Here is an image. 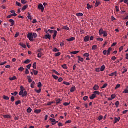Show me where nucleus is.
Masks as SVG:
<instances>
[{"mask_svg": "<svg viewBox=\"0 0 128 128\" xmlns=\"http://www.w3.org/2000/svg\"><path fill=\"white\" fill-rule=\"evenodd\" d=\"M28 38L30 42H34V36H32V33H28Z\"/></svg>", "mask_w": 128, "mask_h": 128, "instance_id": "f257e3e1", "label": "nucleus"}, {"mask_svg": "<svg viewBox=\"0 0 128 128\" xmlns=\"http://www.w3.org/2000/svg\"><path fill=\"white\" fill-rule=\"evenodd\" d=\"M38 8L39 10H40L42 12H44V6L42 5V4H40L38 6Z\"/></svg>", "mask_w": 128, "mask_h": 128, "instance_id": "f03ea898", "label": "nucleus"}, {"mask_svg": "<svg viewBox=\"0 0 128 128\" xmlns=\"http://www.w3.org/2000/svg\"><path fill=\"white\" fill-rule=\"evenodd\" d=\"M44 40H50L52 38V36L50 34H46L44 37H43Z\"/></svg>", "mask_w": 128, "mask_h": 128, "instance_id": "7ed1b4c3", "label": "nucleus"}, {"mask_svg": "<svg viewBox=\"0 0 128 128\" xmlns=\"http://www.w3.org/2000/svg\"><path fill=\"white\" fill-rule=\"evenodd\" d=\"M20 90H21L19 92V95L20 96L22 95V94L24 93V90H26V89H24V88L22 86H20Z\"/></svg>", "mask_w": 128, "mask_h": 128, "instance_id": "20e7f679", "label": "nucleus"}, {"mask_svg": "<svg viewBox=\"0 0 128 128\" xmlns=\"http://www.w3.org/2000/svg\"><path fill=\"white\" fill-rule=\"evenodd\" d=\"M20 96H22V98H24L25 96L26 98V96H28V92L26 91L24 92H23L22 95H20Z\"/></svg>", "mask_w": 128, "mask_h": 128, "instance_id": "39448f33", "label": "nucleus"}, {"mask_svg": "<svg viewBox=\"0 0 128 128\" xmlns=\"http://www.w3.org/2000/svg\"><path fill=\"white\" fill-rule=\"evenodd\" d=\"M9 22L11 24L10 26H14L15 22L14 20L10 19V20H9Z\"/></svg>", "mask_w": 128, "mask_h": 128, "instance_id": "423d86ee", "label": "nucleus"}, {"mask_svg": "<svg viewBox=\"0 0 128 128\" xmlns=\"http://www.w3.org/2000/svg\"><path fill=\"white\" fill-rule=\"evenodd\" d=\"M50 120L52 122V126H54L56 124V119L50 118Z\"/></svg>", "mask_w": 128, "mask_h": 128, "instance_id": "0eeeda50", "label": "nucleus"}, {"mask_svg": "<svg viewBox=\"0 0 128 128\" xmlns=\"http://www.w3.org/2000/svg\"><path fill=\"white\" fill-rule=\"evenodd\" d=\"M90 36H88L85 37V38L84 39V41L85 42H88L90 40Z\"/></svg>", "mask_w": 128, "mask_h": 128, "instance_id": "6e6552de", "label": "nucleus"}, {"mask_svg": "<svg viewBox=\"0 0 128 128\" xmlns=\"http://www.w3.org/2000/svg\"><path fill=\"white\" fill-rule=\"evenodd\" d=\"M57 34H58V31L54 30V34L53 35V38H54V40H56V38Z\"/></svg>", "mask_w": 128, "mask_h": 128, "instance_id": "1a4fd4ad", "label": "nucleus"}, {"mask_svg": "<svg viewBox=\"0 0 128 128\" xmlns=\"http://www.w3.org/2000/svg\"><path fill=\"white\" fill-rule=\"evenodd\" d=\"M117 74H118V72H112V73L111 74H109V76H116Z\"/></svg>", "mask_w": 128, "mask_h": 128, "instance_id": "9d476101", "label": "nucleus"}, {"mask_svg": "<svg viewBox=\"0 0 128 128\" xmlns=\"http://www.w3.org/2000/svg\"><path fill=\"white\" fill-rule=\"evenodd\" d=\"M76 40V38L72 37L70 38L66 39L67 42H74V40Z\"/></svg>", "mask_w": 128, "mask_h": 128, "instance_id": "9b49d317", "label": "nucleus"}, {"mask_svg": "<svg viewBox=\"0 0 128 128\" xmlns=\"http://www.w3.org/2000/svg\"><path fill=\"white\" fill-rule=\"evenodd\" d=\"M112 48H110L108 49V50L107 51V55L108 56H110V52H112Z\"/></svg>", "mask_w": 128, "mask_h": 128, "instance_id": "f8f14e48", "label": "nucleus"}, {"mask_svg": "<svg viewBox=\"0 0 128 128\" xmlns=\"http://www.w3.org/2000/svg\"><path fill=\"white\" fill-rule=\"evenodd\" d=\"M93 88L94 90H98L100 89V86L96 84L94 86Z\"/></svg>", "mask_w": 128, "mask_h": 128, "instance_id": "ddd939ff", "label": "nucleus"}, {"mask_svg": "<svg viewBox=\"0 0 128 128\" xmlns=\"http://www.w3.org/2000/svg\"><path fill=\"white\" fill-rule=\"evenodd\" d=\"M3 118H12V116H10V115H3Z\"/></svg>", "mask_w": 128, "mask_h": 128, "instance_id": "4468645a", "label": "nucleus"}, {"mask_svg": "<svg viewBox=\"0 0 128 128\" xmlns=\"http://www.w3.org/2000/svg\"><path fill=\"white\" fill-rule=\"evenodd\" d=\"M19 45H20V46H22L23 48H26V45L24 43H20Z\"/></svg>", "mask_w": 128, "mask_h": 128, "instance_id": "2eb2a0df", "label": "nucleus"}, {"mask_svg": "<svg viewBox=\"0 0 128 128\" xmlns=\"http://www.w3.org/2000/svg\"><path fill=\"white\" fill-rule=\"evenodd\" d=\"M92 50H98V46L96 45H94L92 46Z\"/></svg>", "mask_w": 128, "mask_h": 128, "instance_id": "dca6fc26", "label": "nucleus"}, {"mask_svg": "<svg viewBox=\"0 0 128 128\" xmlns=\"http://www.w3.org/2000/svg\"><path fill=\"white\" fill-rule=\"evenodd\" d=\"M96 98V94H93L90 97V100H94V98Z\"/></svg>", "mask_w": 128, "mask_h": 128, "instance_id": "f3484780", "label": "nucleus"}, {"mask_svg": "<svg viewBox=\"0 0 128 128\" xmlns=\"http://www.w3.org/2000/svg\"><path fill=\"white\" fill-rule=\"evenodd\" d=\"M120 118H114V124H116L117 122H120Z\"/></svg>", "mask_w": 128, "mask_h": 128, "instance_id": "a211bd4d", "label": "nucleus"}, {"mask_svg": "<svg viewBox=\"0 0 128 128\" xmlns=\"http://www.w3.org/2000/svg\"><path fill=\"white\" fill-rule=\"evenodd\" d=\"M76 90V86L72 87L70 89V92H74Z\"/></svg>", "mask_w": 128, "mask_h": 128, "instance_id": "6ab92c4d", "label": "nucleus"}, {"mask_svg": "<svg viewBox=\"0 0 128 128\" xmlns=\"http://www.w3.org/2000/svg\"><path fill=\"white\" fill-rule=\"evenodd\" d=\"M28 8V5L24 6L22 8V12H24Z\"/></svg>", "mask_w": 128, "mask_h": 128, "instance_id": "aec40b11", "label": "nucleus"}, {"mask_svg": "<svg viewBox=\"0 0 128 128\" xmlns=\"http://www.w3.org/2000/svg\"><path fill=\"white\" fill-rule=\"evenodd\" d=\"M34 112H35V114H40V112H42V110H34Z\"/></svg>", "mask_w": 128, "mask_h": 128, "instance_id": "412c9836", "label": "nucleus"}, {"mask_svg": "<svg viewBox=\"0 0 128 128\" xmlns=\"http://www.w3.org/2000/svg\"><path fill=\"white\" fill-rule=\"evenodd\" d=\"M78 60L80 62H83L84 60V58H82L80 56H78Z\"/></svg>", "mask_w": 128, "mask_h": 128, "instance_id": "4be33fe9", "label": "nucleus"}, {"mask_svg": "<svg viewBox=\"0 0 128 128\" xmlns=\"http://www.w3.org/2000/svg\"><path fill=\"white\" fill-rule=\"evenodd\" d=\"M106 70V66L103 65L100 68V72H104Z\"/></svg>", "mask_w": 128, "mask_h": 128, "instance_id": "5701e85b", "label": "nucleus"}, {"mask_svg": "<svg viewBox=\"0 0 128 128\" xmlns=\"http://www.w3.org/2000/svg\"><path fill=\"white\" fill-rule=\"evenodd\" d=\"M3 98L4 100H10V98L6 96H4Z\"/></svg>", "mask_w": 128, "mask_h": 128, "instance_id": "b1692460", "label": "nucleus"}, {"mask_svg": "<svg viewBox=\"0 0 128 128\" xmlns=\"http://www.w3.org/2000/svg\"><path fill=\"white\" fill-rule=\"evenodd\" d=\"M100 4V2L96 1L95 4V7L98 8Z\"/></svg>", "mask_w": 128, "mask_h": 128, "instance_id": "393cba45", "label": "nucleus"}, {"mask_svg": "<svg viewBox=\"0 0 128 128\" xmlns=\"http://www.w3.org/2000/svg\"><path fill=\"white\" fill-rule=\"evenodd\" d=\"M104 30L100 29L99 32V34H100V36H102V34H104Z\"/></svg>", "mask_w": 128, "mask_h": 128, "instance_id": "a878e982", "label": "nucleus"}, {"mask_svg": "<svg viewBox=\"0 0 128 128\" xmlns=\"http://www.w3.org/2000/svg\"><path fill=\"white\" fill-rule=\"evenodd\" d=\"M62 102V100L60 99H58L56 100V104H60Z\"/></svg>", "mask_w": 128, "mask_h": 128, "instance_id": "bb28decb", "label": "nucleus"}, {"mask_svg": "<svg viewBox=\"0 0 128 128\" xmlns=\"http://www.w3.org/2000/svg\"><path fill=\"white\" fill-rule=\"evenodd\" d=\"M11 94L12 96H16L18 94V92H14V93Z\"/></svg>", "mask_w": 128, "mask_h": 128, "instance_id": "cd10ccee", "label": "nucleus"}, {"mask_svg": "<svg viewBox=\"0 0 128 128\" xmlns=\"http://www.w3.org/2000/svg\"><path fill=\"white\" fill-rule=\"evenodd\" d=\"M16 78H17L16 76H14L13 78H10V80L11 81L16 80Z\"/></svg>", "mask_w": 128, "mask_h": 128, "instance_id": "c85d7f7f", "label": "nucleus"}, {"mask_svg": "<svg viewBox=\"0 0 128 128\" xmlns=\"http://www.w3.org/2000/svg\"><path fill=\"white\" fill-rule=\"evenodd\" d=\"M32 112V108H28L27 112H28V114H30V112Z\"/></svg>", "mask_w": 128, "mask_h": 128, "instance_id": "c756f323", "label": "nucleus"}, {"mask_svg": "<svg viewBox=\"0 0 128 128\" xmlns=\"http://www.w3.org/2000/svg\"><path fill=\"white\" fill-rule=\"evenodd\" d=\"M22 104V102L20 100H18L16 102V106H18V104Z\"/></svg>", "mask_w": 128, "mask_h": 128, "instance_id": "7c9ffc66", "label": "nucleus"}, {"mask_svg": "<svg viewBox=\"0 0 128 128\" xmlns=\"http://www.w3.org/2000/svg\"><path fill=\"white\" fill-rule=\"evenodd\" d=\"M34 84H36V82H33L31 84L32 88H34Z\"/></svg>", "mask_w": 128, "mask_h": 128, "instance_id": "2f4dec72", "label": "nucleus"}, {"mask_svg": "<svg viewBox=\"0 0 128 128\" xmlns=\"http://www.w3.org/2000/svg\"><path fill=\"white\" fill-rule=\"evenodd\" d=\"M52 72H54V74H57V76H60V73H58V72H56V70H52Z\"/></svg>", "mask_w": 128, "mask_h": 128, "instance_id": "473e14b6", "label": "nucleus"}, {"mask_svg": "<svg viewBox=\"0 0 128 128\" xmlns=\"http://www.w3.org/2000/svg\"><path fill=\"white\" fill-rule=\"evenodd\" d=\"M30 60H26L24 62V64H30Z\"/></svg>", "mask_w": 128, "mask_h": 128, "instance_id": "72a5a7b5", "label": "nucleus"}, {"mask_svg": "<svg viewBox=\"0 0 128 128\" xmlns=\"http://www.w3.org/2000/svg\"><path fill=\"white\" fill-rule=\"evenodd\" d=\"M33 70V72H34V74L35 76H38V72L34 70Z\"/></svg>", "mask_w": 128, "mask_h": 128, "instance_id": "f704fd0d", "label": "nucleus"}, {"mask_svg": "<svg viewBox=\"0 0 128 128\" xmlns=\"http://www.w3.org/2000/svg\"><path fill=\"white\" fill-rule=\"evenodd\" d=\"M78 52H80L78 51H74V52H71L72 54H78Z\"/></svg>", "mask_w": 128, "mask_h": 128, "instance_id": "c9c22d12", "label": "nucleus"}, {"mask_svg": "<svg viewBox=\"0 0 128 128\" xmlns=\"http://www.w3.org/2000/svg\"><path fill=\"white\" fill-rule=\"evenodd\" d=\"M87 6L88 10H90V8H92V6L90 5V4H88Z\"/></svg>", "mask_w": 128, "mask_h": 128, "instance_id": "e433bc0d", "label": "nucleus"}, {"mask_svg": "<svg viewBox=\"0 0 128 128\" xmlns=\"http://www.w3.org/2000/svg\"><path fill=\"white\" fill-rule=\"evenodd\" d=\"M32 35L33 36V38H38V34H36V33H33Z\"/></svg>", "mask_w": 128, "mask_h": 128, "instance_id": "4c0bfd02", "label": "nucleus"}, {"mask_svg": "<svg viewBox=\"0 0 128 128\" xmlns=\"http://www.w3.org/2000/svg\"><path fill=\"white\" fill-rule=\"evenodd\" d=\"M94 94H96H96L100 96V93L98 91H95L94 92Z\"/></svg>", "mask_w": 128, "mask_h": 128, "instance_id": "58836bf2", "label": "nucleus"}, {"mask_svg": "<svg viewBox=\"0 0 128 128\" xmlns=\"http://www.w3.org/2000/svg\"><path fill=\"white\" fill-rule=\"evenodd\" d=\"M64 84H66V86H70V83L66 82H64Z\"/></svg>", "mask_w": 128, "mask_h": 128, "instance_id": "ea45409f", "label": "nucleus"}, {"mask_svg": "<svg viewBox=\"0 0 128 128\" xmlns=\"http://www.w3.org/2000/svg\"><path fill=\"white\" fill-rule=\"evenodd\" d=\"M76 16H84V14H82V13H78V14H76Z\"/></svg>", "mask_w": 128, "mask_h": 128, "instance_id": "a19ab883", "label": "nucleus"}, {"mask_svg": "<svg viewBox=\"0 0 128 128\" xmlns=\"http://www.w3.org/2000/svg\"><path fill=\"white\" fill-rule=\"evenodd\" d=\"M115 106H116V108H118V106H120V102L118 101H117L116 103H115Z\"/></svg>", "mask_w": 128, "mask_h": 128, "instance_id": "79ce46f5", "label": "nucleus"}, {"mask_svg": "<svg viewBox=\"0 0 128 128\" xmlns=\"http://www.w3.org/2000/svg\"><path fill=\"white\" fill-rule=\"evenodd\" d=\"M16 6H20L22 8V4L18 2H16Z\"/></svg>", "mask_w": 128, "mask_h": 128, "instance_id": "37998d69", "label": "nucleus"}, {"mask_svg": "<svg viewBox=\"0 0 128 128\" xmlns=\"http://www.w3.org/2000/svg\"><path fill=\"white\" fill-rule=\"evenodd\" d=\"M38 88H42V82H39L38 84Z\"/></svg>", "mask_w": 128, "mask_h": 128, "instance_id": "c03bdc74", "label": "nucleus"}, {"mask_svg": "<svg viewBox=\"0 0 128 128\" xmlns=\"http://www.w3.org/2000/svg\"><path fill=\"white\" fill-rule=\"evenodd\" d=\"M18 70H20V72H24V67H20L18 68Z\"/></svg>", "mask_w": 128, "mask_h": 128, "instance_id": "a18cd8bd", "label": "nucleus"}, {"mask_svg": "<svg viewBox=\"0 0 128 128\" xmlns=\"http://www.w3.org/2000/svg\"><path fill=\"white\" fill-rule=\"evenodd\" d=\"M28 18L29 20H32V16H30V12H28Z\"/></svg>", "mask_w": 128, "mask_h": 128, "instance_id": "49530a36", "label": "nucleus"}, {"mask_svg": "<svg viewBox=\"0 0 128 128\" xmlns=\"http://www.w3.org/2000/svg\"><path fill=\"white\" fill-rule=\"evenodd\" d=\"M53 52H60V50H58L57 48H54V50H53Z\"/></svg>", "mask_w": 128, "mask_h": 128, "instance_id": "de8ad7c7", "label": "nucleus"}, {"mask_svg": "<svg viewBox=\"0 0 128 128\" xmlns=\"http://www.w3.org/2000/svg\"><path fill=\"white\" fill-rule=\"evenodd\" d=\"M62 68L64 70H68V66H66V64L62 65Z\"/></svg>", "mask_w": 128, "mask_h": 128, "instance_id": "09e8293b", "label": "nucleus"}, {"mask_svg": "<svg viewBox=\"0 0 128 128\" xmlns=\"http://www.w3.org/2000/svg\"><path fill=\"white\" fill-rule=\"evenodd\" d=\"M21 2L23 4H26V0H22Z\"/></svg>", "mask_w": 128, "mask_h": 128, "instance_id": "8fccbe9b", "label": "nucleus"}, {"mask_svg": "<svg viewBox=\"0 0 128 128\" xmlns=\"http://www.w3.org/2000/svg\"><path fill=\"white\" fill-rule=\"evenodd\" d=\"M33 68L34 70H36V62H34L33 64Z\"/></svg>", "mask_w": 128, "mask_h": 128, "instance_id": "3c124183", "label": "nucleus"}, {"mask_svg": "<svg viewBox=\"0 0 128 128\" xmlns=\"http://www.w3.org/2000/svg\"><path fill=\"white\" fill-rule=\"evenodd\" d=\"M63 30H70V28L68 27V26H66L63 28Z\"/></svg>", "mask_w": 128, "mask_h": 128, "instance_id": "603ef678", "label": "nucleus"}, {"mask_svg": "<svg viewBox=\"0 0 128 128\" xmlns=\"http://www.w3.org/2000/svg\"><path fill=\"white\" fill-rule=\"evenodd\" d=\"M52 76L54 78V80H58V76L56 75H52Z\"/></svg>", "mask_w": 128, "mask_h": 128, "instance_id": "864d4df0", "label": "nucleus"}, {"mask_svg": "<svg viewBox=\"0 0 128 128\" xmlns=\"http://www.w3.org/2000/svg\"><path fill=\"white\" fill-rule=\"evenodd\" d=\"M84 56H86V58H88L90 56V54L86 53V54H84Z\"/></svg>", "mask_w": 128, "mask_h": 128, "instance_id": "5fc2aeb1", "label": "nucleus"}, {"mask_svg": "<svg viewBox=\"0 0 128 128\" xmlns=\"http://www.w3.org/2000/svg\"><path fill=\"white\" fill-rule=\"evenodd\" d=\"M103 34H104V38L108 36V33H107L106 32V31L104 32Z\"/></svg>", "mask_w": 128, "mask_h": 128, "instance_id": "6e6d98bb", "label": "nucleus"}, {"mask_svg": "<svg viewBox=\"0 0 128 128\" xmlns=\"http://www.w3.org/2000/svg\"><path fill=\"white\" fill-rule=\"evenodd\" d=\"M30 74V71L28 70V69H26L25 72V74Z\"/></svg>", "mask_w": 128, "mask_h": 128, "instance_id": "4d7b16f0", "label": "nucleus"}, {"mask_svg": "<svg viewBox=\"0 0 128 128\" xmlns=\"http://www.w3.org/2000/svg\"><path fill=\"white\" fill-rule=\"evenodd\" d=\"M97 40H98L99 42H104V38H97Z\"/></svg>", "mask_w": 128, "mask_h": 128, "instance_id": "13d9d810", "label": "nucleus"}, {"mask_svg": "<svg viewBox=\"0 0 128 128\" xmlns=\"http://www.w3.org/2000/svg\"><path fill=\"white\" fill-rule=\"evenodd\" d=\"M70 104L68 103V102H64V106H70Z\"/></svg>", "mask_w": 128, "mask_h": 128, "instance_id": "bf43d9fd", "label": "nucleus"}, {"mask_svg": "<svg viewBox=\"0 0 128 128\" xmlns=\"http://www.w3.org/2000/svg\"><path fill=\"white\" fill-rule=\"evenodd\" d=\"M88 96H86L84 98V102H86V100H88Z\"/></svg>", "mask_w": 128, "mask_h": 128, "instance_id": "052dcab7", "label": "nucleus"}, {"mask_svg": "<svg viewBox=\"0 0 128 128\" xmlns=\"http://www.w3.org/2000/svg\"><path fill=\"white\" fill-rule=\"evenodd\" d=\"M106 86H108V84H104V85L102 86V87L101 88H106Z\"/></svg>", "mask_w": 128, "mask_h": 128, "instance_id": "680f3d73", "label": "nucleus"}, {"mask_svg": "<svg viewBox=\"0 0 128 128\" xmlns=\"http://www.w3.org/2000/svg\"><path fill=\"white\" fill-rule=\"evenodd\" d=\"M116 12H120V8H118V6H116Z\"/></svg>", "mask_w": 128, "mask_h": 128, "instance_id": "e2e57ef3", "label": "nucleus"}, {"mask_svg": "<svg viewBox=\"0 0 128 128\" xmlns=\"http://www.w3.org/2000/svg\"><path fill=\"white\" fill-rule=\"evenodd\" d=\"M36 92H37V94H40V92H42V89L36 90Z\"/></svg>", "mask_w": 128, "mask_h": 128, "instance_id": "0e129e2a", "label": "nucleus"}, {"mask_svg": "<svg viewBox=\"0 0 128 128\" xmlns=\"http://www.w3.org/2000/svg\"><path fill=\"white\" fill-rule=\"evenodd\" d=\"M48 32H49L50 34H54V30H48Z\"/></svg>", "mask_w": 128, "mask_h": 128, "instance_id": "69168bd1", "label": "nucleus"}, {"mask_svg": "<svg viewBox=\"0 0 128 128\" xmlns=\"http://www.w3.org/2000/svg\"><path fill=\"white\" fill-rule=\"evenodd\" d=\"M42 53H39L38 55V57L39 58H42Z\"/></svg>", "mask_w": 128, "mask_h": 128, "instance_id": "338daca9", "label": "nucleus"}, {"mask_svg": "<svg viewBox=\"0 0 128 128\" xmlns=\"http://www.w3.org/2000/svg\"><path fill=\"white\" fill-rule=\"evenodd\" d=\"M123 94H128V90H125L123 92Z\"/></svg>", "mask_w": 128, "mask_h": 128, "instance_id": "774afa93", "label": "nucleus"}]
</instances>
